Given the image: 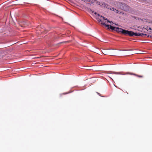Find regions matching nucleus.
I'll list each match as a JSON object with an SVG mask.
<instances>
[{"mask_svg": "<svg viewBox=\"0 0 152 152\" xmlns=\"http://www.w3.org/2000/svg\"><path fill=\"white\" fill-rule=\"evenodd\" d=\"M98 17L97 18L98 21H99L101 22V23L102 24L104 25L106 27H108V28L112 30H113L116 31L118 32H121L123 34H124V31L125 30L121 28H120L118 27H116L112 26H110L108 25H107L105 24V23L106 22V21L107 22L110 23V22L107 20V18H105L104 17H103L102 16H101L100 17H99V14H97Z\"/></svg>", "mask_w": 152, "mask_h": 152, "instance_id": "nucleus-1", "label": "nucleus"}, {"mask_svg": "<svg viewBox=\"0 0 152 152\" xmlns=\"http://www.w3.org/2000/svg\"><path fill=\"white\" fill-rule=\"evenodd\" d=\"M124 32V34L125 35H128L129 36H133V35L135 36H144L147 35L146 34H143L142 33H134L133 31H129L128 30H125Z\"/></svg>", "mask_w": 152, "mask_h": 152, "instance_id": "nucleus-2", "label": "nucleus"}, {"mask_svg": "<svg viewBox=\"0 0 152 152\" xmlns=\"http://www.w3.org/2000/svg\"><path fill=\"white\" fill-rule=\"evenodd\" d=\"M117 7L120 8L121 9L125 11H127L129 10V7L126 4L124 3H122L121 2H116Z\"/></svg>", "mask_w": 152, "mask_h": 152, "instance_id": "nucleus-3", "label": "nucleus"}, {"mask_svg": "<svg viewBox=\"0 0 152 152\" xmlns=\"http://www.w3.org/2000/svg\"><path fill=\"white\" fill-rule=\"evenodd\" d=\"M93 1L94 2V3L95 2H96V3L97 4H98L99 5H100V6L102 7H105L106 8H107V5L106 4L104 3H100V2L97 1L96 0H93Z\"/></svg>", "mask_w": 152, "mask_h": 152, "instance_id": "nucleus-4", "label": "nucleus"}, {"mask_svg": "<svg viewBox=\"0 0 152 152\" xmlns=\"http://www.w3.org/2000/svg\"><path fill=\"white\" fill-rule=\"evenodd\" d=\"M82 1H84L85 2L87 3L89 2L91 3H94V2L93 1V0H81Z\"/></svg>", "mask_w": 152, "mask_h": 152, "instance_id": "nucleus-5", "label": "nucleus"}, {"mask_svg": "<svg viewBox=\"0 0 152 152\" xmlns=\"http://www.w3.org/2000/svg\"><path fill=\"white\" fill-rule=\"evenodd\" d=\"M129 74L130 75H135V76H136L138 77H143V76H141V75H136L135 74H133V73H130Z\"/></svg>", "mask_w": 152, "mask_h": 152, "instance_id": "nucleus-6", "label": "nucleus"}, {"mask_svg": "<svg viewBox=\"0 0 152 152\" xmlns=\"http://www.w3.org/2000/svg\"><path fill=\"white\" fill-rule=\"evenodd\" d=\"M102 52L105 55H110V53L107 52V51L104 50L103 52Z\"/></svg>", "mask_w": 152, "mask_h": 152, "instance_id": "nucleus-7", "label": "nucleus"}, {"mask_svg": "<svg viewBox=\"0 0 152 152\" xmlns=\"http://www.w3.org/2000/svg\"><path fill=\"white\" fill-rule=\"evenodd\" d=\"M110 9L114 11L116 13H118L119 12H118V10L116 9H115L113 7H112L111 8H110Z\"/></svg>", "mask_w": 152, "mask_h": 152, "instance_id": "nucleus-8", "label": "nucleus"}, {"mask_svg": "<svg viewBox=\"0 0 152 152\" xmlns=\"http://www.w3.org/2000/svg\"><path fill=\"white\" fill-rule=\"evenodd\" d=\"M69 41H66V42H61V43H64V42H69Z\"/></svg>", "mask_w": 152, "mask_h": 152, "instance_id": "nucleus-9", "label": "nucleus"}, {"mask_svg": "<svg viewBox=\"0 0 152 152\" xmlns=\"http://www.w3.org/2000/svg\"><path fill=\"white\" fill-rule=\"evenodd\" d=\"M113 73L115 74H118V72H113Z\"/></svg>", "mask_w": 152, "mask_h": 152, "instance_id": "nucleus-10", "label": "nucleus"}, {"mask_svg": "<svg viewBox=\"0 0 152 152\" xmlns=\"http://www.w3.org/2000/svg\"><path fill=\"white\" fill-rule=\"evenodd\" d=\"M85 68V66H84L83 68V69H86Z\"/></svg>", "mask_w": 152, "mask_h": 152, "instance_id": "nucleus-11", "label": "nucleus"}, {"mask_svg": "<svg viewBox=\"0 0 152 152\" xmlns=\"http://www.w3.org/2000/svg\"><path fill=\"white\" fill-rule=\"evenodd\" d=\"M149 28V29H150V30H152V29L151 28Z\"/></svg>", "mask_w": 152, "mask_h": 152, "instance_id": "nucleus-12", "label": "nucleus"}, {"mask_svg": "<svg viewBox=\"0 0 152 152\" xmlns=\"http://www.w3.org/2000/svg\"><path fill=\"white\" fill-rule=\"evenodd\" d=\"M94 14H95V15H96V14H97V13H96V12H95L94 13Z\"/></svg>", "mask_w": 152, "mask_h": 152, "instance_id": "nucleus-13", "label": "nucleus"}, {"mask_svg": "<svg viewBox=\"0 0 152 152\" xmlns=\"http://www.w3.org/2000/svg\"><path fill=\"white\" fill-rule=\"evenodd\" d=\"M90 11H91L92 12H93L91 10Z\"/></svg>", "mask_w": 152, "mask_h": 152, "instance_id": "nucleus-14", "label": "nucleus"}, {"mask_svg": "<svg viewBox=\"0 0 152 152\" xmlns=\"http://www.w3.org/2000/svg\"><path fill=\"white\" fill-rule=\"evenodd\" d=\"M147 30H148V28H147Z\"/></svg>", "mask_w": 152, "mask_h": 152, "instance_id": "nucleus-15", "label": "nucleus"}]
</instances>
